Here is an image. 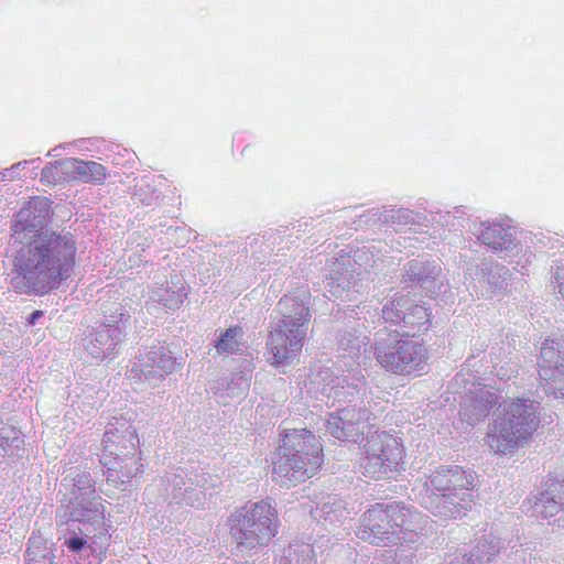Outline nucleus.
<instances>
[{
    "instance_id": "f257e3e1",
    "label": "nucleus",
    "mask_w": 564,
    "mask_h": 564,
    "mask_svg": "<svg viewBox=\"0 0 564 564\" xmlns=\"http://www.w3.org/2000/svg\"><path fill=\"white\" fill-rule=\"evenodd\" d=\"M311 389L328 404L347 403L328 414L326 432L343 442L359 443L362 474L372 479L391 477L398 471L403 449L398 438L386 431H372L371 417L383 412L379 397L368 388L359 369L356 373L338 375L329 368L321 369L311 379Z\"/></svg>"
},
{
    "instance_id": "f03ea898",
    "label": "nucleus",
    "mask_w": 564,
    "mask_h": 564,
    "mask_svg": "<svg viewBox=\"0 0 564 564\" xmlns=\"http://www.w3.org/2000/svg\"><path fill=\"white\" fill-rule=\"evenodd\" d=\"M52 214L50 198L33 197L11 225V238L21 245L14 257L15 275L11 280L19 293L47 294L74 273L76 238L66 229L47 228Z\"/></svg>"
},
{
    "instance_id": "7ed1b4c3",
    "label": "nucleus",
    "mask_w": 564,
    "mask_h": 564,
    "mask_svg": "<svg viewBox=\"0 0 564 564\" xmlns=\"http://www.w3.org/2000/svg\"><path fill=\"white\" fill-rule=\"evenodd\" d=\"M270 318L269 360L275 367L288 366L296 358L306 338L311 321L310 293L299 289L284 295Z\"/></svg>"
},
{
    "instance_id": "20e7f679",
    "label": "nucleus",
    "mask_w": 564,
    "mask_h": 564,
    "mask_svg": "<svg viewBox=\"0 0 564 564\" xmlns=\"http://www.w3.org/2000/svg\"><path fill=\"white\" fill-rule=\"evenodd\" d=\"M486 436L489 448L500 455H511L523 446L540 424V402L529 398L502 400L495 412Z\"/></svg>"
},
{
    "instance_id": "39448f33",
    "label": "nucleus",
    "mask_w": 564,
    "mask_h": 564,
    "mask_svg": "<svg viewBox=\"0 0 564 564\" xmlns=\"http://www.w3.org/2000/svg\"><path fill=\"white\" fill-rule=\"evenodd\" d=\"M322 457V446L311 431H289L273 456L272 479L282 487L296 486L317 471Z\"/></svg>"
},
{
    "instance_id": "423d86ee",
    "label": "nucleus",
    "mask_w": 564,
    "mask_h": 564,
    "mask_svg": "<svg viewBox=\"0 0 564 564\" xmlns=\"http://www.w3.org/2000/svg\"><path fill=\"white\" fill-rule=\"evenodd\" d=\"M75 507L73 511L62 513L56 511L58 524L68 525V536H65L64 545L73 553H79L90 549L94 553L101 554L109 546L110 534L105 519V509L96 502L87 507Z\"/></svg>"
},
{
    "instance_id": "0eeeda50",
    "label": "nucleus",
    "mask_w": 564,
    "mask_h": 564,
    "mask_svg": "<svg viewBox=\"0 0 564 564\" xmlns=\"http://www.w3.org/2000/svg\"><path fill=\"white\" fill-rule=\"evenodd\" d=\"M373 354L381 367L397 375L420 373L427 361V352L421 341L386 326L375 333Z\"/></svg>"
},
{
    "instance_id": "6e6552de",
    "label": "nucleus",
    "mask_w": 564,
    "mask_h": 564,
    "mask_svg": "<svg viewBox=\"0 0 564 564\" xmlns=\"http://www.w3.org/2000/svg\"><path fill=\"white\" fill-rule=\"evenodd\" d=\"M132 301L123 299L102 305V322L84 338L85 350L96 359L112 358L119 354L131 327Z\"/></svg>"
},
{
    "instance_id": "1a4fd4ad",
    "label": "nucleus",
    "mask_w": 564,
    "mask_h": 564,
    "mask_svg": "<svg viewBox=\"0 0 564 564\" xmlns=\"http://www.w3.org/2000/svg\"><path fill=\"white\" fill-rule=\"evenodd\" d=\"M102 444L105 452L115 455L109 457L106 453L101 456L100 463L107 468V481L117 486L124 484L140 473V467H130L127 463L128 456L134 455V451L139 446V437L137 430L124 416H115L112 421L107 423L104 433Z\"/></svg>"
},
{
    "instance_id": "9d476101",
    "label": "nucleus",
    "mask_w": 564,
    "mask_h": 564,
    "mask_svg": "<svg viewBox=\"0 0 564 564\" xmlns=\"http://www.w3.org/2000/svg\"><path fill=\"white\" fill-rule=\"evenodd\" d=\"M229 521L232 538L247 550L267 545L279 528L278 512L270 500L247 502L230 516Z\"/></svg>"
},
{
    "instance_id": "9b49d317",
    "label": "nucleus",
    "mask_w": 564,
    "mask_h": 564,
    "mask_svg": "<svg viewBox=\"0 0 564 564\" xmlns=\"http://www.w3.org/2000/svg\"><path fill=\"white\" fill-rule=\"evenodd\" d=\"M176 368V358L170 348L164 344L153 343L140 349L139 355L135 356L128 369V377L130 380L155 387Z\"/></svg>"
},
{
    "instance_id": "f8f14e48",
    "label": "nucleus",
    "mask_w": 564,
    "mask_h": 564,
    "mask_svg": "<svg viewBox=\"0 0 564 564\" xmlns=\"http://www.w3.org/2000/svg\"><path fill=\"white\" fill-rule=\"evenodd\" d=\"M469 232L501 258L512 254L518 247L516 229L506 219L474 220Z\"/></svg>"
},
{
    "instance_id": "ddd939ff",
    "label": "nucleus",
    "mask_w": 564,
    "mask_h": 564,
    "mask_svg": "<svg viewBox=\"0 0 564 564\" xmlns=\"http://www.w3.org/2000/svg\"><path fill=\"white\" fill-rule=\"evenodd\" d=\"M205 481V478L197 479L195 484L183 468H175L161 478V485L164 487L163 496L171 498L177 505L200 507L204 505L206 496L203 490Z\"/></svg>"
},
{
    "instance_id": "4468645a",
    "label": "nucleus",
    "mask_w": 564,
    "mask_h": 564,
    "mask_svg": "<svg viewBox=\"0 0 564 564\" xmlns=\"http://www.w3.org/2000/svg\"><path fill=\"white\" fill-rule=\"evenodd\" d=\"M61 486L65 488L70 498L67 501L61 500L57 511L67 513L73 511V508L79 507V505L88 509L87 507H90L93 502H96L99 508L105 509L101 498L96 492L95 481L88 471L78 468L70 469L62 479Z\"/></svg>"
},
{
    "instance_id": "2eb2a0df",
    "label": "nucleus",
    "mask_w": 564,
    "mask_h": 564,
    "mask_svg": "<svg viewBox=\"0 0 564 564\" xmlns=\"http://www.w3.org/2000/svg\"><path fill=\"white\" fill-rule=\"evenodd\" d=\"M383 502L372 505L364 512L357 538L375 545L397 544V533L391 530Z\"/></svg>"
},
{
    "instance_id": "dca6fc26",
    "label": "nucleus",
    "mask_w": 564,
    "mask_h": 564,
    "mask_svg": "<svg viewBox=\"0 0 564 564\" xmlns=\"http://www.w3.org/2000/svg\"><path fill=\"white\" fill-rule=\"evenodd\" d=\"M383 506L391 530L397 533L398 543L412 544L417 542L419 532L424 525L421 513L401 502H383Z\"/></svg>"
},
{
    "instance_id": "f3484780",
    "label": "nucleus",
    "mask_w": 564,
    "mask_h": 564,
    "mask_svg": "<svg viewBox=\"0 0 564 564\" xmlns=\"http://www.w3.org/2000/svg\"><path fill=\"white\" fill-rule=\"evenodd\" d=\"M471 502V489H464L447 494H426L422 497L421 505L435 517L447 520L465 516Z\"/></svg>"
},
{
    "instance_id": "a211bd4d",
    "label": "nucleus",
    "mask_w": 564,
    "mask_h": 564,
    "mask_svg": "<svg viewBox=\"0 0 564 564\" xmlns=\"http://www.w3.org/2000/svg\"><path fill=\"white\" fill-rule=\"evenodd\" d=\"M502 393L492 387H480L467 394L462 402L459 412L462 421L474 426L484 421L490 413L494 406L498 405L497 411L500 410L502 403Z\"/></svg>"
},
{
    "instance_id": "6ab92c4d",
    "label": "nucleus",
    "mask_w": 564,
    "mask_h": 564,
    "mask_svg": "<svg viewBox=\"0 0 564 564\" xmlns=\"http://www.w3.org/2000/svg\"><path fill=\"white\" fill-rule=\"evenodd\" d=\"M366 306L362 308L357 306L356 308L345 310L344 314L348 318L360 319L359 314H362ZM337 346L339 350L347 352L350 358H358L372 348L367 327L356 321H348L344 328L339 330Z\"/></svg>"
},
{
    "instance_id": "aec40b11",
    "label": "nucleus",
    "mask_w": 564,
    "mask_h": 564,
    "mask_svg": "<svg viewBox=\"0 0 564 564\" xmlns=\"http://www.w3.org/2000/svg\"><path fill=\"white\" fill-rule=\"evenodd\" d=\"M402 282L409 286H421L435 293L442 285V267L437 260L416 258L403 267Z\"/></svg>"
},
{
    "instance_id": "412c9836",
    "label": "nucleus",
    "mask_w": 564,
    "mask_h": 564,
    "mask_svg": "<svg viewBox=\"0 0 564 564\" xmlns=\"http://www.w3.org/2000/svg\"><path fill=\"white\" fill-rule=\"evenodd\" d=\"M475 476L457 465L441 466L433 471L425 482L426 494H447L451 491L473 489Z\"/></svg>"
},
{
    "instance_id": "4be33fe9",
    "label": "nucleus",
    "mask_w": 564,
    "mask_h": 564,
    "mask_svg": "<svg viewBox=\"0 0 564 564\" xmlns=\"http://www.w3.org/2000/svg\"><path fill=\"white\" fill-rule=\"evenodd\" d=\"M361 272H356L352 269L350 259L343 260L335 264V268L330 271V275L326 276L323 282V289L325 296L328 299H338L344 293L357 292L359 293L362 289L361 279L359 278Z\"/></svg>"
},
{
    "instance_id": "5701e85b",
    "label": "nucleus",
    "mask_w": 564,
    "mask_h": 564,
    "mask_svg": "<svg viewBox=\"0 0 564 564\" xmlns=\"http://www.w3.org/2000/svg\"><path fill=\"white\" fill-rule=\"evenodd\" d=\"M466 274L471 279L476 292L489 296L503 289L509 270L498 263L482 261L475 268H467Z\"/></svg>"
},
{
    "instance_id": "b1692460",
    "label": "nucleus",
    "mask_w": 564,
    "mask_h": 564,
    "mask_svg": "<svg viewBox=\"0 0 564 564\" xmlns=\"http://www.w3.org/2000/svg\"><path fill=\"white\" fill-rule=\"evenodd\" d=\"M356 513L355 508H349L348 501L337 495H328L317 505L313 516L325 529H335L344 525L351 516Z\"/></svg>"
},
{
    "instance_id": "393cba45",
    "label": "nucleus",
    "mask_w": 564,
    "mask_h": 564,
    "mask_svg": "<svg viewBox=\"0 0 564 564\" xmlns=\"http://www.w3.org/2000/svg\"><path fill=\"white\" fill-rule=\"evenodd\" d=\"M564 506V470L561 478H552L546 481V489L539 494L532 505V514L541 518H550L557 514Z\"/></svg>"
},
{
    "instance_id": "a878e982",
    "label": "nucleus",
    "mask_w": 564,
    "mask_h": 564,
    "mask_svg": "<svg viewBox=\"0 0 564 564\" xmlns=\"http://www.w3.org/2000/svg\"><path fill=\"white\" fill-rule=\"evenodd\" d=\"M436 221L444 227L443 239L447 240L448 245L460 247L462 249L467 247L469 241L463 237V231L466 227L469 229V225L474 220L466 217L464 207L458 206L453 210L438 213Z\"/></svg>"
},
{
    "instance_id": "bb28decb",
    "label": "nucleus",
    "mask_w": 564,
    "mask_h": 564,
    "mask_svg": "<svg viewBox=\"0 0 564 564\" xmlns=\"http://www.w3.org/2000/svg\"><path fill=\"white\" fill-rule=\"evenodd\" d=\"M63 169L68 181L101 184L106 178V169L100 163L77 158L63 159Z\"/></svg>"
},
{
    "instance_id": "cd10ccee",
    "label": "nucleus",
    "mask_w": 564,
    "mask_h": 564,
    "mask_svg": "<svg viewBox=\"0 0 564 564\" xmlns=\"http://www.w3.org/2000/svg\"><path fill=\"white\" fill-rule=\"evenodd\" d=\"M330 539L321 536L314 544L293 541L284 550L278 564H316L315 550L323 549Z\"/></svg>"
},
{
    "instance_id": "c85d7f7f",
    "label": "nucleus",
    "mask_w": 564,
    "mask_h": 564,
    "mask_svg": "<svg viewBox=\"0 0 564 564\" xmlns=\"http://www.w3.org/2000/svg\"><path fill=\"white\" fill-rule=\"evenodd\" d=\"M501 550V541L494 535H484L477 540L469 553L460 556L466 564H488Z\"/></svg>"
},
{
    "instance_id": "c756f323",
    "label": "nucleus",
    "mask_w": 564,
    "mask_h": 564,
    "mask_svg": "<svg viewBox=\"0 0 564 564\" xmlns=\"http://www.w3.org/2000/svg\"><path fill=\"white\" fill-rule=\"evenodd\" d=\"M564 364V346L557 340L546 339L541 347L538 359L539 376H551L552 369Z\"/></svg>"
},
{
    "instance_id": "7c9ffc66",
    "label": "nucleus",
    "mask_w": 564,
    "mask_h": 564,
    "mask_svg": "<svg viewBox=\"0 0 564 564\" xmlns=\"http://www.w3.org/2000/svg\"><path fill=\"white\" fill-rule=\"evenodd\" d=\"M404 318L401 321L403 335L414 337L416 334L425 332L430 327V314L427 308L419 305L411 300V304L404 313Z\"/></svg>"
},
{
    "instance_id": "2f4dec72",
    "label": "nucleus",
    "mask_w": 564,
    "mask_h": 564,
    "mask_svg": "<svg viewBox=\"0 0 564 564\" xmlns=\"http://www.w3.org/2000/svg\"><path fill=\"white\" fill-rule=\"evenodd\" d=\"M24 452V440L19 430L11 425L0 426V464L6 458L20 457Z\"/></svg>"
},
{
    "instance_id": "473e14b6",
    "label": "nucleus",
    "mask_w": 564,
    "mask_h": 564,
    "mask_svg": "<svg viewBox=\"0 0 564 564\" xmlns=\"http://www.w3.org/2000/svg\"><path fill=\"white\" fill-rule=\"evenodd\" d=\"M215 347L218 354H243L247 350L243 328L236 325L221 332Z\"/></svg>"
},
{
    "instance_id": "72a5a7b5",
    "label": "nucleus",
    "mask_w": 564,
    "mask_h": 564,
    "mask_svg": "<svg viewBox=\"0 0 564 564\" xmlns=\"http://www.w3.org/2000/svg\"><path fill=\"white\" fill-rule=\"evenodd\" d=\"M411 304V297L408 294L395 293L393 297L384 303L381 308V318L393 325H401L404 313H406L408 306Z\"/></svg>"
},
{
    "instance_id": "f704fd0d",
    "label": "nucleus",
    "mask_w": 564,
    "mask_h": 564,
    "mask_svg": "<svg viewBox=\"0 0 564 564\" xmlns=\"http://www.w3.org/2000/svg\"><path fill=\"white\" fill-rule=\"evenodd\" d=\"M186 296L187 293L183 286L176 289L161 286L152 292V299L154 301L172 311L180 308Z\"/></svg>"
},
{
    "instance_id": "c9c22d12",
    "label": "nucleus",
    "mask_w": 564,
    "mask_h": 564,
    "mask_svg": "<svg viewBox=\"0 0 564 564\" xmlns=\"http://www.w3.org/2000/svg\"><path fill=\"white\" fill-rule=\"evenodd\" d=\"M28 564H54L55 554L39 536L30 538L26 550Z\"/></svg>"
},
{
    "instance_id": "e433bc0d",
    "label": "nucleus",
    "mask_w": 564,
    "mask_h": 564,
    "mask_svg": "<svg viewBox=\"0 0 564 564\" xmlns=\"http://www.w3.org/2000/svg\"><path fill=\"white\" fill-rule=\"evenodd\" d=\"M552 370L551 376H539L540 389L555 399L564 398V364Z\"/></svg>"
},
{
    "instance_id": "4c0bfd02",
    "label": "nucleus",
    "mask_w": 564,
    "mask_h": 564,
    "mask_svg": "<svg viewBox=\"0 0 564 564\" xmlns=\"http://www.w3.org/2000/svg\"><path fill=\"white\" fill-rule=\"evenodd\" d=\"M389 227L400 229L403 227H412L422 225L424 217L409 208H390L388 209Z\"/></svg>"
},
{
    "instance_id": "58836bf2",
    "label": "nucleus",
    "mask_w": 564,
    "mask_h": 564,
    "mask_svg": "<svg viewBox=\"0 0 564 564\" xmlns=\"http://www.w3.org/2000/svg\"><path fill=\"white\" fill-rule=\"evenodd\" d=\"M251 372L252 365L249 361L243 371L234 373L227 384V395L230 398H241L250 388Z\"/></svg>"
},
{
    "instance_id": "ea45409f",
    "label": "nucleus",
    "mask_w": 564,
    "mask_h": 564,
    "mask_svg": "<svg viewBox=\"0 0 564 564\" xmlns=\"http://www.w3.org/2000/svg\"><path fill=\"white\" fill-rule=\"evenodd\" d=\"M358 227L366 226L373 230H382L389 227L388 209L371 208L358 215Z\"/></svg>"
},
{
    "instance_id": "a19ab883",
    "label": "nucleus",
    "mask_w": 564,
    "mask_h": 564,
    "mask_svg": "<svg viewBox=\"0 0 564 564\" xmlns=\"http://www.w3.org/2000/svg\"><path fill=\"white\" fill-rule=\"evenodd\" d=\"M370 564H416V555L408 549L384 551L381 557L375 558Z\"/></svg>"
},
{
    "instance_id": "79ce46f5",
    "label": "nucleus",
    "mask_w": 564,
    "mask_h": 564,
    "mask_svg": "<svg viewBox=\"0 0 564 564\" xmlns=\"http://www.w3.org/2000/svg\"><path fill=\"white\" fill-rule=\"evenodd\" d=\"M41 182L47 185H55L68 181L67 173L63 169V160L50 162L41 172Z\"/></svg>"
},
{
    "instance_id": "37998d69",
    "label": "nucleus",
    "mask_w": 564,
    "mask_h": 564,
    "mask_svg": "<svg viewBox=\"0 0 564 564\" xmlns=\"http://www.w3.org/2000/svg\"><path fill=\"white\" fill-rule=\"evenodd\" d=\"M133 196L143 205H152L159 198L156 191L143 181L135 185Z\"/></svg>"
},
{
    "instance_id": "c03bdc74",
    "label": "nucleus",
    "mask_w": 564,
    "mask_h": 564,
    "mask_svg": "<svg viewBox=\"0 0 564 564\" xmlns=\"http://www.w3.org/2000/svg\"><path fill=\"white\" fill-rule=\"evenodd\" d=\"M413 240L414 238L412 237H400L394 241L397 246H393L392 248L401 251V248L413 247Z\"/></svg>"
},
{
    "instance_id": "a18cd8bd",
    "label": "nucleus",
    "mask_w": 564,
    "mask_h": 564,
    "mask_svg": "<svg viewBox=\"0 0 564 564\" xmlns=\"http://www.w3.org/2000/svg\"><path fill=\"white\" fill-rule=\"evenodd\" d=\"M40 162H41L40 158H36L31 161H26V160L20 161L18 163L13 164L9 170H7V172H14L15 170H22V169H25L29 163L33 164V163H40Z\"/></svg>"
},
{
    "instance_id": "49530a36",
    "label": "nucleus",
    "mask_w": 564,
    "mask_h": 564,
    "mask_svg": "<svg viewBox=\"0 0 564 564\" xmlns=\"http://www.w3.org/2000/svg\"><path fill=\"white\" fill-rule=\"evenodd\" d=\"M44 315L43 311L36 310L33 311L26 318L29 325L34 326L37 321Z\"/></svg>"
},
{
    "instance_id": "de8ad7c7",
    "label": "nucleus",
    "mask_w": 564,
    "mask_h": 564,
    "mask_svg": "<svg viewBox=\"0 0 564 564\" xmlns=\"http://www.w3.org/2000/svg\"><path fill=\"white\" fill-rule=\"evenodd\" d=\"M449 564H466L460 555H457Z\"/></svg>"
},
{
    "instance_id": "09e8293b",
    "label": "nucleus",
    "mask_w": 564,
    "mask_h": 564,
    "mask_svg": "<svg viewBox=\"0 0 564 564\" xmlns=\"http://www.w3.org/2000/svg\"><path fill=\"white\" fill-rule=\"evenodd\" d=\"M497 375L502 378L503 377L510 378V375H507L506 372H503V366H500L499 370L497 371Z\"/></svg>"
},
{
    "instance_id": "8fccbe9b",
    "label": "nucleus",
    "mask_w": 564,
    "mask_h": 564,
    "mask_svg": "<svg viewBox=\"0 0 564 564\" xmlns=\"http://www.w3.org/2000/svg\"><path fill=\"white\" fill-rule=\"evenodd\" d=\"M359 253H365V251H364V250H358V251L355 253V257H354L355 262H357V259H360V258H361V256H360Z\"/></svg>"
},
{
    "instance_id": "3c124183",
    "label": "nucleus",
    "mask_w": 564,
    "mask_h": 564,
    "mask_svg": "<svg viewBox=\"0 0 564 564\" xmlns=\"http://www.w3.org/2000/svg\"><path fill=\"white\" fill-rule=\"evenodd\" d=\"M490 355H491V356H492V355L495 356V357H491V361H492V362H496L495 360H498L499 362H502V359H499V357H498V356H496V354H495L494 351H491V352H490Z\"/></svg>"
},
{
    "instance_id": "603ef678",
    "label": "nucleus",
    "mask_w": 564,
    "mask_h": 564,
    "mask_svg": "<svg viewBox=\"0 0 564 564\" xmlns=\"http://www.w3.org/2000/svg\"><path fill=\"white\" fill-rule=\"evenodd\" d=\"M343 533L338 532L336 533V541H339L343 538Z\"/></svg>"
},
{
    "instance_id": "864d4df0",
    "label": "nucleus",
    "mask_w": 564,
    "mask_h": 564,
    "mask_svg": "<svg viewBox=\"0 0 564 564\" xmlns=\"http://www.w3.org/2000/svg\"><path fill=\"white\" fill-rule=\"evenodd\" d=\"M532 257V254L530 253L528 259H525V262H530V258Z\"/></svg>"
}]
</instances>
